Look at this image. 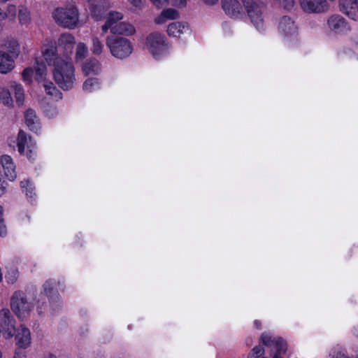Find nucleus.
I'll return each instance as SVG.
<instances>
[{
    "instance_id": "nucleus-35",
    "label": "nucleus",
    "mask_w": 358,
    "mask_h": 358,
    "mask_svg": "<svg viewBox=\"0 0 358 358\" xmlns=\"http://www.w3.org/2000/svg\"><path fill=\"white\" fill-rule=\"evenodd\" d=\"M3 215V207L0 206V236L1 237H4L7 234V228Z\"/></svg>"
},
{
    "instance_id": "nucleus-47",
    "label": "nucleus",
    "mask_w": 358,
    "mask_h": 358,
    "mask_svg": "<svg viewBox=\"0 0 358 358\" xmlns=\"http://www.w3.org/2000/svg\"><path fill=\"white\" fill-rule=\"evenodd\" d=\"M33 191H34V188L32 187V186L31 185L29 186V187L27 188V189H25L26 195L30 198H32L33 195L34 194Z\"/></svg>"
},
{
    "instance_id": "nucleus-46",
    "label": "nucleus",
    "mask_w": 358,
    "mask_h": 358,
    "mask_svg": "<svg viewBox=\"0 0 358 358\" xmlns=\"http://www.w3.org/2000/svg\"><path fill=\"white\" fill-rule=\"evenodd\" d=\"M187 0H171L173 5L176 6H185Z\"/></svg>"
},
{
    "instance_id": "nucleus-20",
    "label": "nucleus",
    "mask_w": 358,
    "mask_h": 358,
    "mask_svg": "<svg viewBox=\"0 0 358 358\" xmlns=\"http://www.w3.org/2000/svg\"><path fill=\"white\" fill-rule=\"evenodd\" d=\"M261 342L266 346L271 347L274 346L276 350L282 347H286L287 344L285 341L281 338H274L271 335L263 333L260 336Z\"/></svg>"
},
{
    "instance_id": "nucleus-27",
    "label": "nucleus",
    "mask_w": 358,
    "mask_h": 358,
    "mask_svg": "<svg viewBox=\"0 0 358 358\" xmlns=\"http://www.w3.org/2000/svg\"><path fill=\"white\" fill-rule=\"evenodd\" d=\"M104 49V45L97 36H93L92 38V52L94 55H100Z\"/></svg>"
},
{
    "instance_id": "nucleus-25",
    "label": "nucleus",
    "mask_w": 358,
    "mask_h": 358,
    "mask_svg": "<svg viewBox=\"0 0 358 358\" xmlns=\"http://www.w3.org/2000/svg\"><path fill=\"white\" fill-rule=\"evenodd\" d=\"M43 85L47 94L53 96L57 100H60L62 99V92L57 89L54 83H52L51 81L46 80L44 82Z\"/></svg>"
},
{
    "instance_id": "nucleus-22",
    "label": "nucleus",
    "mask_w": 358,
    "mask_h": 358,
    "mask_svg": "<svg viewBox=\"0 0 358 358\" xmlns=\"http://www.w3.org/2000/svg\"><path fill=\"white\" fill-rule=\"evenodd\" d=\"M189 30L187 26L182 24L180 22H175L171 23L167 27V33L169 36L178 37L182 33Z\"/></svg>"
},
{
    "instance_id": "nucleus-6",
    "label": "nucleus",
    "mask_w": 358,
    "mask_h": 358,
    "mask_svg": "<svg viewBox=\"0 0 358 358\" xmlns=\"http://www.w3.org/2000/svg\"><path fill=\"white\" fill-rule=\"evenodd\" d=\"M302 10L309 14H320L326 13L329 5L327 0H299Z\"/></svg>"
},
{
    "instance_id": "nucleus-23",
    "label": "nucleus",
    "mask_w": 358,
    "mask_h": 358,
    "mask_svg": "<svg viewBox=\"0 0 358 358\" xmlns=\"http://www.w3.org/2000/svg\"><path fill=\"white\" fill-rule=\"evenodd\" d=\"M44 58L45 61L49 64V65H53L54 68L56 66V64L59 60H65V58L59 57L57 54V50L55 48H51L47 49L43 53Z\"/></svg>"
},
{
    "instance_id": "nucleus-33",
    "label": "nucleus",
    "mask_w": 358,
    "mask_h": 358,
    "mask_svg": "<svg viewBox=\"0 0 358 358\" xmlns=\"http://www.w3.org/2000/svg\"><path fill=\"white\" fill-rule=\"evenodd\" d=\"M43 111L47 117L53 118L57 116L58 111L55 106L46 104L43 106Z\"/></svg>"
},
{
    "instance_id": "nucleus-48",
    "label": "nucleus",
    "mask_w": 358,
    "mask_h": 358,
    "mask_svg": "<svg viewBox=\"0 0 358 358\" xmlns=\"http://www.w3.org/2000/svg\"><path fill=\"white\" fill-rule=\"evenodd\" d=\"M21 187L24 189H27L28 187H29V186L31 185V184L30 183V182L29 180H24V181H22L21 182Z\"/></svg>"
},
{
    "instance_id": "nucleus-15",
    "label": "nucleus",
    "mask_w": 358,
    "mask_h": 358,
    "mask_svg": "<svg viewBox=\"0 0 358 358\" xmlns=\"http://www.w3.org/2000/svg\"><path fill=\"white\" fill-rule=\"evenodd\" d=\"M278 30L285 36H289L294 35L297 28L290 17L283 16L279 22Z\"/></svg>"
},
{
    "instance_id": "nucleus-56",
    "label": "nucleus",
    "mask_w": 358,
    "mask_h": 358,
    "mask_svg": "<svg viewBox=\"0 0 358 358\" xmlns=\"http://www.w3.org/2000/svg\"><path fill=\"white\" fill-rule=\"evenodd\" d=\"M357 336H358V333H357Z\"/></svg>"
},
{
    "instance_id": "nucleus-49",
    "label": "nucleus",
    "mask_w": 358,
    "mask_h": 358,
    "mask_svg": "<svg viewBox=\"0 0 358 358\" xmlns=\"http://www.w3.org/2000/svg\"><path fill=\"white\" fill-rule=\"evenodd\" d=\"M130 1L131 3H132L134 6L138 7L140 6L141 3V0H128Z\"/></svg>"
},
{
    "instance_id": "nucleus-2",
    "label": "nucleus",
    "mask_w": 358,
    "mask_h": 358,
    "mask_svg": "<svg viewBox=\"0 0 358 358\" xmlns=\"http://www.w3.org/2000/svg\"><path fill=\"white\" fill-rule=\"evenodd\" d=\"M247 14L257 29L264 27L266 6L260 0H242Z\"/></svg>"
},
{
    "instance_id": "nucleus-12",
    "label": "nucleus",
    "mask_w": 358,
    "mask_h": 358,
    "mask_svg": "<svg viewBox=\"0 0 358 358\" xmlns=\"http://www.w3.org/2000/svg\"><path fill=\"white\" fill-rule=\"evenodd\" d=\"M222 6L225 13L231 17H238L243 13V8L238 0H222Z\"/></svg>"
},
{
    "instance_id": "nucleus-17",
    "label": "nucleus",
    "mask_w": 358,
    "mask_h": 358,
    "mask_svg": "<svg viewBox=\"0 0 358 358\" xmlns=\"http://www.w3.org/2000/svg\"><path fill=\"white\" fill-rule=\"evenodd\" d=\"M327 25L329 29L337 33L345 27L346 23L343 17L339 15H333L327 19Z\"/></svg>"
},
{
    "instance_id": "nucleus-11",
    "label": "nucleus",
    "mask_w": 358,
    "mask_h": 358,
    "mask_svg": "<svg viewBox=\"0 0 358 358\" xmlns=\"http://www.w3.org/2000/svg\"><path fill=\"white\" fill-rule=\"evenodd\" d=\"M16 345L19 348L25 349L31 344V333L28 328L21 325L17 329L15 335Z\"/></svg>"
},
{
    "instance_id": "nucleus-40",
    "label": "nucleus",
    "mask_w": 358,
    "mask_h": 358,
    "mask_svg": "<svg viewBox=\"0 0 358 358\" xmlns=\"http://www.w3.org/2000/svg\"><path fill=\"white\" fill-rule=\"evenodd\" d=\"M33 73L34 69L32 68H26L22 73L23 80L28 83H30L31 82Z\"/></svg>"
},
{
    "instance_id": "nucleus-28",
    "label": "nucleus",
    "mask_w": 358,
    "mask_h": 358,
    "mask_svg": "<svg viewBox=\"0 0 358 358\" xmlns=\"http://www.w3.org/2000/svg\"><path fill=\"white\" fill-rule=\"evenodd\" d=\"M99 87V83L98 78H89L85 81L83 89L85 92H91Z\"/></svg>"
},
{
    "instance_id": "nucleus-10",
    "label": "nucleus",
    "mask_w": 358,
    "mask_h": 358,
    "mask_svg": "<svg viewBox=\"0 0 358 358\" xmlns=\"http://www.w3.org/2000/svg\"><path fill=\"white\" fill-rule=\"evenodd\" d=\"M340 10L352 20L358 19L357 0H339Z\"/></svg>"
},
{
    "instance_id": "nucleus-13",
    "label": "nucleus",
    "mask_w": 358,
    "mask_h": 358,
    "mask_svg": "<svg viewBox=\"0 0 358 358\" xmlns=\"http://www.w3.org/2000/svg\"><path fill=\"white\" fill-rule=\"evenodd\" d=\"M0 163L3 169L5 176L10 180L13 181L16 177L15 166L10 156L4 155L0 157Z\"/></svg>"
},
{
    "instance_id": "nucleus-42",
    "label": "nucleus",
    "mask_w": 358,
    "mask_h": 358,
    "mask_svg": "<svg viewBox=\"0 0 358 358\" xmlns=\"http://www.w3.org/2000/svg\"><path fill=\"white\" fill-rule=\"evenodd\" d=\"M103 13L104 11L99 9L97 5H95L92 10V16L96 20H101Z\"/></svg>"
},
{
    "instance_id": "nucleus-50",
    "label": "nucleus",
    "mask_w": 358,
    "mask_h": 358,
    "mask_svg": "<svg viewBox=\"0 0 358 358\" xmlns=\"http://www.w3.org/2000/svg\"><path fill=\"white\" fill-rule=\"evenodd\" d=\"M5 19H6V15L5 10L0 8V20H3Z\"/></svg>"
},
{
    "instance_id": "nucleus-53",
    "label": "nucleus",
    "mask_w": 358,
    "mask_h": 358,
    "mask_svg": "<svg viewBox=\"0 0 358 358\" xmlns=\"http://www.w3.org/2000/svg\"><path fill=\"white\" fill-rule=\"evenodd\" d=\"M14 358H23V356L20 355L18 352H16L15 355H14Z\"/></svg>"
},
{
    "instance_id": "nucleus-36",
    "label": "nucleus",
    "mask_w": 358,
    "mask_h": 358,
    "mask_svg": "<svg viewBox=\"0 0 358 358\" xmlns=\"http://www.w3.org/2000/svg\"><path fill=\"white\" fill-rule=\"evenodd\" d=\"M264 354V349L257 345L252 348L251 352L248 354V358H258Z\"/></svg>"
},
{
    "instance_id": "nucleus-54",
    "label": "nucleus",
    "mask_w": 358,
    "mask_h": 358,
    "mask_svg": "<svg viewBox=\"0 0 358 358\" xmlns=\"http://www.w3.org/2000/svg\"><path fill=\"white\" fill-rule=\"evenodd\" d=\"M336 358H349V357H346V356H345V355H343H343L340 354V355H337Z\"/></svg>"
},
{
    "instance_id": "nucleus-5",
    "label": "nucleus",
    "mask_w": 358,
    "mask_h": 358,
    "mask_svg": "<svg viewBox=\"0 0 358 358\" xmlns=\"http://www.w3.org/2000/svg\"><path fill=\"white\" fill-rule=\"evenodd\" d=\"M10 308L19 317H25L32 308L31 303L27 300L26 294L21 292H15L10 299Z\"/></svg>"
},
{
    "instance_id": "nucleus-24",
    "label": "nucleus",
    "mask_w": 358,
    "mask_h": 358,
    "mask_svg": "<svg viewBox=\"0 0 358 358\" xmlns=\"http://www.w3.org/2000/svg\"><path fill=\"white\" fill-rule=\"evenodd\" d=\"M6 53L15 59L20 54V45L16 40L12 39L8 41L4 45Z\"/></svg>"
},
{
    "instance_id": "nucleus-34",
    "label": "nucleus",
    "mask_w": 358,
    "mask_h": 358,
    "mask_svg": "<svg viewBox=\"0 0 358 358\" xmlns=\"http://www.w3.org/2000/svg\"><path fill=\"white\" fill-rule=\"evenodd\" d=\"M179 16L178 11L175 9L169 8L164 10L162 13L161 17L174 20L177 19Z\"/></svg>"
},
{
    "instance_id": "nucleus-37",
    "label": "nucleus",
    "mask_w": 358,
    "mask_h": 358,
    "mask_svg": "<svg viewBox=\"0 0 358 358\" xmlns=\"http://www.w3.org/2000/svg\"><path fill=\"white\" fill-rule=\"evenodd\" d=\"M44 292L48 296H51L55 292L54 283L51 280H47L43 285Z\"/></svg>"
},
{
    "instance_id": "nucleus-21",
    "label": "nucleus",
    "mask_w": 358,
    "mask_h": 358,
    "mask_svg": "<svg viewBox=\"0 0 358 358\" xmlns=\"http://www.w3.org/2000/svg\"><path fill=\"white\" fill-rule=\"evenodd\" d=\"M101 71V64L96 59H87L83 66V71L85 76L95 75Z\"/></svg>"
},
{
    "instance_id": "nucleus-43",
    "label": "nucleus",
    "mask_w": 358,
    "mask_h": 358,
    "mask_svg": "<svg viewBox=\"0 0 358 358\" xmlns=\"http://www.w3.org/2000/svg\"><path fill=\"white\" fill-rule=\"evenodd\" d=\"M157 8H162L168 6L169 0H150Z\"/></svg>"
},
{
    "instance_id": "nucleus-7",
    "label": "nucleus",
    "mask_w": 358,
    "mask_h": 358,
    "mask_svg": "<svg viewBox=\"0 0 358 358\" xmlns=\"http://www.w3.org/2000/svg\"><path fill=\"white\" fill-rule=\"evenodd\" d=\"M0 327L7 338H12L15 331V320L8 308L0 310Z\"/></svg>"
},
{
    "instance_id": "nucleus-51",
    "label": "nucleus",
    "mask_w": 358,
    "mask_h": 358,
    "mask_svg": "<svg viewBox=\"0 0 358 358\" xmlns=\"http://www.w3.org/2000/svg\"><path fill=\"white\" fill-rule=\"evenodd\" d=\"M206 4L213 5L217 3L218 0H203Z\"/></svg>"
},
{
    "instance_id": "nucleus-18",
    "label": "nucleus",
    "mask_w": 358,
    "mask_h": 358,
    "mask_svg": "<svg viewBox=\"0 0 358 358\" xmlns=\"http://www.w3.org/2000/svg\"><path fill=\"white\" fill-rule=\"evenodd\" d=\"M75 44L74 36L69 33H64L60 35L58 38V46L65 50L66 55L72 52Z\"/></svg>"
},
{
    "instance_id": "nucleus-55",
    "label": "nucleus",
    "mask_w": 358,
    "mask_h": 358,
    "mask_svg": "<svg viewBox=\"0 0 358 358\" xmlns=\"http://www.w3.org/2000/svg\"><path fill=\"white\" fill-rule=\"evenodd\" d=\"M48 358H56V357L55 355H50L48 356Z\"/></svg>"
},
{
    "instance_id": "nucleus-8",
    "label": "nucleus",
    "mask_w": 358,
    "mask_h": 358,
    "mask_svg": "<svg viewBox=\"0 0 358 358\" xmlns=\"http://www.w3.org/2000/svg\"><path fill=\"white\" fill-rule=\"evenodd\" d=\"M147 45L155 57L161 55L166 50L164 37L157 32L150 34L148 36Z\"/></svg>"
},
{
    "instance_id": "nucleus-14",
    "label": "nucleus",
    "mask_w": 358,
    "mask_h": 358,
    "mask_svg": "<svg viewBox=\"0 0 358 358\" xmlns=\"http://www.w3.org/2000/svg\"><path fill=\"white\" fill-rule=\"evenodd\" d=\"M24 120L27 126L31 131L38 133L41 130V121L34 110L29 108L26 110Z\"/></svg>"
},
{
    "instance_id": "nucleus-41",
    "label": "nucleus",
    "mask_w": 358,
    "mask_h": 358,
    "mask_svg": "<svg viewBox=\"0 0 358 358\" xmlns=\"http://www.w3.org/2000/svg\"><path fill=\"white\" fill-rule=\"evenodd\" d=\"M279 5L286 10L292 9L294 6V0H275Z\"/></svg>"
},
{
    "instance_id": "nucleus-19",
    "label": "nucleus",
    "mask_w": 358,
    "mask_h": 358,
    "mask_svg": "<svg viewBox=\"0 0 358 358\" xmlns=\"http://www.w3.org/2000/svg\"><path fill=\"white\" fill-rule=\"evenodd\" d=\"M135 31L134 26L125 22L115 23L112 27L113 34L129 36L134 34Z\"/></svg>"
},
{
    "instance_id": "nucleus-3",
    "label": "nucleus",
    "mask_w": 358,
    "mask_h": 358,
    "mask_svg": "<svg viewBox=\"0 0 358 358\" xmlns=\"http://www.w3.org/2000/svg\"><path fill=\"white\" fill-rule=\"evenodd\" d=\"M52 17L56 23L67 29H74L79 22L78 10L72 6L69 8H57L55 10Z\"/></svg>"
},
{
    "instance_id": "nucleus-30",
    "label": "nucleus",
    "mask_w": 358,
    "mask_h": 358,
    "mask_svg": "<svg viewBox=\"0 0 358 358\" xmlns=\"http://www.w3.org/2000/svg\"><path fill=\"white\" fill-rule=\"evenodd\" d=\"M19 21L22 24H27L30 22V13L24 6H20L18 12Z\"/></svg>"
},
{
    "instance_id": "nucleus-39",
    "label": "nucleus",
    "mask_w": 358,
    "mask_h": 358,
    "mask_svg": "<svg viewBox=\"0 0 358 358\" xmlns=\"http://www.w3.org/2000/svg\"><path fill=\"white\" fill-rule=\"evenodd\" d=\"M16 7L13 4H10L7 6L5 10L6 18L13 20L16 16Z\"/></svg>"
},
{
    "instance_id": "nucleus-26",
    "label": "nucleus",
    "mask_w": 358,
    "mask_h": 358,
    "mask_svg": "<svg viewBox=\"0 0 358 358\" xmlns=\"http://www.w3.org/2000/svg\"><path fill=\"white\" fill-rule=\"evenodd\" d=\"M10 89L13 91L15 97L16 99V101L19 104H22L24 98V90L22 86L20 84L17 83L15 81H13L10 82Z\"/></svg>"
},
{
    "instance_id": "nucleus-31",
    "label": "nucleus",
    "mask_w": 358,
    "mask_h": 358,
    "mask_svg": "<svg viewBox=\"0 0 358 358\" xmlns=\"http://www.w3.org/2000/svg\"><path fill=\"white\" fill-rule=\"evenodd\" d=\"M88 49L83 43H79L77 45L76 59V61H82L87 55Z\"/></svg>"
},
{
    "instance_id": "nucleus-38",
    "label": "nucleus",
    "mask_w": 358,
    "mask_h": 358,
    "mask_svg": "<svg viewBox=\"0 0 358 358\" xmlns=\"http://www.w3.org/2000/svg\"><path fill=\"white\" fill-rule=\"evenodd\" d=\"M122 14L119 12H110L109 13L107 21H110L111 24H115V23H118L117 21L122 20Z\"/></svg>"
},
{
    "instance_id": "nucleus-52",
    "label": "nucleus",
    "mask_w": 358,
    "mask_h": 358,
    "mask_svg": "<svg viewBox=\"0 0 358 358\" xmlns=\"http://www.w3.org/2000/svg\"><path fill=\"white\" fill-rule=\"evenodd\" d=\"M255 327L257 329H260L261 328V322L259 321H255Z\"/></svg>"
},
{
    "instance_id": "nucleus-16",
    "label": "nucleus",
    "mask_w": 358,
    "mask_h": 358,
    "mask_svg": "<svg viewBox=\"0 0 358 358\" xmlns=\"http://www.w3.org/2000/svg\"><path fill=\"white\" fill-rule=\"evenodd\" d=\"M15 68V59L4 50H0V73L7 74Z\"/></svg>"
},
{
    "instance_id": "nucleus-29",
    "label": "nucleus",
    "mask_w": 358,
    "mask_h": 358,
    "mask_svg": "<svg viewBox=\"0 0 358 358\" xmlns=\"http://www.w3.org/2000/svg\"><path fill=\"white\" fill-rule=\"evenodd\" d=\"M34 70L36 71V80H39L42 79L43 76L46 73V65L43 61L36 60Z\"/></svg>"
},
{
    "instance_id": "nucleus-4",
    "label": "nucleus",
    "mask_w": 358,
    "mask_h": 358,
    "mask_svg": "<svg viewBox=\"0 0 358 358\" xmlns=\"http://www.w3.org/2000/svg\"><path fill=\"white\" fill-rule=\"evenodd\" d=\"M106 45L111 55L118 59L127 57L132 52L130 41L123 37L108 36L106 37Z\"/></svg>"
},
{
    "instance_id": "nucleus-44",
    "label": "nucleus",
    "mask_w": 358,
    "mask_h": 358,
    "mask_svg": "<svg viewBox=\"0 0 358 358\" xmlns=\"http://www.w3.org/2000/svg\"><path fill=\"white\" fill-rule=\"evenodd\" d=\"M287 350V346L286 347H280V348H278L273 356V358H282L281 355L284 353H285Z\"/></svg>"
},
{
    "instance_id": "nucleus-9",
    "label": "nucleus",
    "mask_w": 358,
    "mask_h": 358,
    "mask_svg": "<svg viewBox=\"0 0 358 358\" xmlns=\"http://www.w3.org/2000/svg\"><path fill=\"white\" fill-rule=\"evenodd\" d=\"M17 146L20 154L25 155L29 159L31 157V148H34L31 137L23 130H20L18 132Z\"/></svg>"
},
{
    "instance_id": "nucleus-45",
    "label": "nucleus",
    "mask_w": 358,
    "mask_h": 358,
    "mask_svg": "<svg viewBox=\"0 0 358 358\" xmlns=\"http://www.w3.org/2000/svg\"><path fill=\"white\" fill-rule=\"evenodd\" d=\"M113 26V24L110 23V21H107L105 22V24L102 26V31L105 34L107 32L108 29L110 30V32L112 33V27Z\"/></svg>"
},
{
    "instance_id": "nucleus-1",
    "label": "nucleus",
    "mask_w": 358,
    "mask_h": 358,
    "mask_svg": "<svg viewBox=\"0 0 358 358\" xmlns=\"http://www.w3.org/2000/svg\"><path fill=\"white\" fill-rule=\"evenodd\" d=\"M75 69L72 62L66 57L65 60H59L53 69L55 83L64 90H71L76 81Z\"/></svg>"
},
{
    "instance_id": "nucleus-32",
    "label": "nucleus",
    "mask_w": 358,
    "mask_h": 358,
    "mask_svg": "<svg viewBox=\"0 0 358 358\" xmlns=\"http://www.w3.org/2000/svg\"><path fill=\"white\" fill-rule=\"evenodd\" d=\"M0 101L4 105H8L12 103V98L8 89L1 88L0 90Z\"/></svg>"
}]
</instances>
